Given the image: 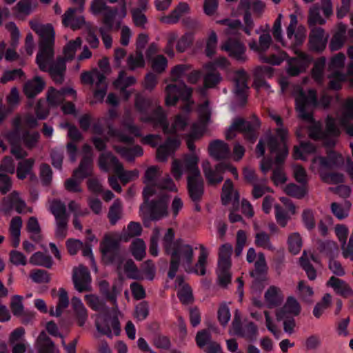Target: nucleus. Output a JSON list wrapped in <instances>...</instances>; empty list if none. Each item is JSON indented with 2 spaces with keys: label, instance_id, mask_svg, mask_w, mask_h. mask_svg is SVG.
Listing matches in <instances>:
<instances>
[{
  "label": "nucleus",
  "instance_id": "62",
  "mask_svg": "<svg viewBox=\"0 0 353 353\" xmlns=\"http://www.w3.org/2000/svg\"><path fill=\"white\" fill-rule=\"evenodd\" d=\"M34 160L33 159H26L19 163L17 169V177L20 179H25L31 172Z\"/></svg>",
  "mask_w": 353,
  "mask_h": 353
},
{
  "label": "nucleus",
  "instance_id": "56",
  "mask_svg": "<svg viewBox=\"0 0 353 353\" xmlns=\"http://www.w3.org/2000/svg\"><path fill=\"white\" fill-rule=\"evenodd\" d=\"M288 244L289 250L293 254H297L301 251L302 248V239L298 232H293L290 234L288 239Z\"/></svg>",
  "mask_w": 353,
  "mask_h": 353
},
{
  "label": "nucleus",
  "instance_id": "61",
  "mask_svg": "<svg viewBox=\"0 0 353 353\" xmlns=\"http://www.w3.org/2000/svg\"><path fill=\"white\" fill-rule=\"evenodd\" d=\"M191 70V65L188 64H179L173 67L170 71L171 81L176 82L187 74Z\"/></svg>",
  "mask_w": 353,
  "mask_h": 353
},
{
  "label": "nucleus",
  "instance_id": "25",
  "mask_svg": "<svg viewBox=\"0 0 353 353\" xmlns=\"http://www.w3.org/2000/svg\"><path fill=\"white\" fill-rule=\"evenodd\" d=\"M328 35L321 28L314 27L312 29L309 37V45L311 50L322 51L326 46Z\"/></svg>",
  "mask_w": 353,
  "mask_h": 353
},
{
  "label": "nucleus",
  "instance_id": "52",
  "mask_svg": "<svg viewBox=\"0 0 353 353\" xmlns=\"http://www.w3.org/2000/svg\"><path fill=\"white\" fill-rule=\"evenodd\" d=\"M316 150L315 146L310 143H301V146H294L293 150V157L295 159L306 160L305 154H310Z\"/></svg>",
  "mask_w": 353,
  "mask_h": 353
},
{
  "label": "nucleus",
  "instance_id": "16",
  "mask_svg": "<svg viewBox=\"0 0 353 353\" xmlns=\"http://www.w3.org/2000/svg\"><path fill=\"white\" fill-rule=\"evenodd\" d=\"M81 81L83 83L92 84L95 83L96 90L94 97L99 101H102L106 94L107 83L103 74L94 71L92 72H85L81 74Z\"/></svg>",
  "mask_w": 353,
  "mask_h": 353
},
{
  "label": "nucleus",
  "instance_id": "47",
  "mask_svg": "<svg viewBox=\"0 0 353 353\" xmlns=\"http://www.w3.org/2000/svg\"><path fill=\"white\" fill-rule=\"evenodd\" d=\"M114 149L128 161H133L135 157L143 154V149L139 145H136L132 148L115 146Z\"/></svg>",
  "mask_w": 353,
  "mask_h": 353
},
{
  "label": "nucleus",
  "instance_id": "35",
  "mask_svg": "<svg viewBox=\"0 0 353 353\" xmlns=\"http://www.w3.org/2000/svg\"><path fill=\"white\" fill-rule=\"evenodd\" d=\"M45 81L39 77H35L23 85V92L28 98H33L40 93L45 87Z\"/></svg>",
  "mask_w": 353,
  "mask_h": 353
},
{
  "label": "nucleus",
  "instance_id": "12",
  "mask_svg": "<svg viewBox=\"0 0 353 353\" xmlns=\"http://www.w3.org/2000/svg\"><path fill=\"white\" fill-rule=\"evenodd\" d=\"M165 103L168 105H174L176 101L181 99L183 101H189L192 89L188 87L183 82H176L168 84L165 88Z\"/></svg>",
  "mask_w": 353,
  "mask_h": 353
},
{
  "label": "nucleus",
  "instance_id": "32",
  "mask_svg": "<svg viewBox=\"0 0 353 353\" xmlns=\"http://www.w3.org/2000/svg\"><path fill=\"white\" fill-rule=\"evenodd\" d=\"M71 306L74 310L77 324L80 327L83 326L88 320V312L82 301L77 296H73L71 299Z\"/></svg>",
  "mask_w": 353,
  "mask_h": 353
},
{
  "label": "nucleus",
  "instance_id": "54",
  "mask_svg": "<svg viewBox=\"0 0 353 353\" xmlns=\"http://www.w3.org/2000/svg\"><path fill=\"white\" fill-rule=\"evenodd\" d=\"M117 169L115 174L123 184H126L132 180L137 179L139 176V172L137 170L125 171L122 164H117Z\"/></svg>",
  "mask_w": 353,
  "mask_h": 353
},
{
  "label": "nucleus",
  "instance_id": "38",
  "mask_svg": "<svg viewBox=\"0 0 353 353\" xmlns=\"http://www.w3.org/2000/svg\"><path fill=\"white\" fill-rule=\"evenodd\" d=\"M232 200H234V203L238 204L239 194L236 191L234 190L232 181L227 179L222 188L221 201L223 205H227Z\"/></svg>",
  "mask_w": 353,
  "mask_h": 353
},
{
  "label": "nucleus",
  "instance_id": "1",
  "mask_svg": "<svg viewBox=\"0 0 353 353\" xmlns=\"http://www.w3.org/2000/svg\"><path fill=\"white\" fill-rule=\"evenodd\" d=\"M293 94L299 117L310 123L308 126L309 136L314 140H323L325 145L327 148L333 147L340 131L336 125L335 120L330 117H327L326 119L325 131L322 130L321 124L319 122L314 121L312 111L318 105L316 91L309 90L307 92H305L300 87H296Z\"/></svg>",
  "mask_w": 353,
  "mask_h": 353
},
{
  "label": "nucleus",
  "instance_id": "34",
  "mask_svg": "<svg viewBox=\"0 0 353 353\" xmlns=\"http://www.w3.org/2000/svg\"><path fill=\"white\" fill-rule=\"evenodd\" d=\"M283 298L281 290L275 285H271L264 294L265 301L269 307L279 305L283 302Z\"/></svg>",
  "mask_w": 353,
  "mask_h": 353
},
{
  "label": "nucleus",
  "instance_id": "59",
  "mask_svg": "<svg viewBox=\"0 0 353 353\" xmlns=\"http://www.w3.org/2000/svg\"><path fill=\"white\" fill-rule=\"evenodd\" d=\"M284 191L288 195L297 199L303 198L307 192L305 185L299 186L294 183H290L286 185Z\"/></svg>",
  "mask_w": 353,
  "mask_h": 353
},
{
  "label": "nucleus",
  "instance_id": "6",
  "mask_svg": "<svg viewBox=\"0 0 353 353\" xmlns=\"http://www.w3.org/2000/svg\"><path fill=\"white\" fill-rule=\"evenodd\" d=\"M31 29L39 37V51L36 61L42 71L48 69L49 61L54 57L55 32L51 24H41L38 19L29 21Z\"/></svg>",
  "mask_w": 353,
  "mask_h": 353
},
{
  "label": "nucleus",
  "instance_id": "36",
  "mask_svg": "<svg viewBox=\"0 0 353 353\" xmlns=\"http://www.w3.org/2000/svg\"><path fill=\"white\" fill-rule=\"evenodd\" d=\"M327 285L332 288L337 294L344 297L347 298L353 296V290L352 288L341 279L335 276H331Z\"/></svg>",
  "mask_w": 353,
  "mask_h": 353
},
{
  "label": "nucleus",
  "instance_id": "50",
  "mask_svg": "<svg viewBox=\"0 0 353 353\" xmlns=\"http://www.w3.org/2000/svg\"><path fill=\"white\" fill-rule=\"evenodd\" d=\"M254 243L257 247L274 251L275 247L271 242L270 236L264 231H259L255 234Z\"/></svg>",
  "mask_w": 353,
  "mask_h": 353
},
{
  "label": "nucleus",
  "instance_id": "22",
  "mask_svg": "<svg viewBox=\"0 0 353 353\" xmlns=\"http://www.w3.org/2000/svg\"><path fill=\"white\" fill-rule=\"evenodd\" d=\"M83 152L85 154L79 166L74 171V176L80 179H83L92 174V148L89 145H84Z\"/></svg>",
  "mask_w": 353,
  "mask_h": 353
},
{
  "label": "nucleus",
  "instance_id": "3",
  "mask_svg": "<svg viewBox=\"0 0 353 353\" xmlns=\"http://www.w3.org/2000/svg\"><path fill=\"white\" fill-rule=\"evenodd\" d=\"M174 232L169 228L163 238V247L166 254L170 256V265L168 276L173 279L181 265L188 270L194 259V250L191 245L182 239L174 241Z\"/></svg>",
  "mask_w": 353,
  "mask_h": 353
},
{
  "label": "nucleus",
  "instance_id": "24",
  "mask_svg": "<svg viewBox=\"0 0 353 353\" xmlns=\"http://www.w3.org/2000/svg\"><path fill=\"white\" fill-rule=\"evenodd\" d=\"M247 81L248 75L244 70H241L235 72L234 76V92L241 101L242 105L246 101V92L248 90Z\"/></svg>",
  "mask_w": 353,
  "mask_h": 353
},
{
  "label": "nucleus",
  "instance_id": "39",
  "mask_svg": "<svg viewBox=\"0 0 353 353\" xmlns=\"http://www.w3.org/2000/svg\"><path fill=\"white\" fill-rule=\"evenodd\" d=\"M353 118V98L348 99L344 103L343 116L341 119L342 125L345 126L347 134L353 137V125H346V123Z\"/></svg>",
  "mask_w": 353,
  "mask_h": 353
},
{
  "label": "nucleus",
  "instance_id": "11",
  "mask_svg": "<svg viewBox=\"0 0 353 353\" xmlns=\"http://www.w3.org/2000/svg\"><path fill=\"white\" fill-rule=\"evenodd\" d=\"M90 10L94 14H103L102 23L108 30H118L120 27V22L114 26V19L118 12L117 8H112L107 6L105 0H92L90 5Z\"/></svg>",
  "mask_w": 353,
  "mask_h": 353
},
{
  "label": "nucleus",
  "instance_id": "18",
  "mask_svg": "<svg viewBox=\"0 0 353 353\" xmlns=\"http://www.w3.org/2000/svg\"><path fill=\"white\" fill-rule=\"evenodd\" d=\"M72 281L79 292L91 291V276L87 268L80 265L73 269Z\"/></svg>",
  "mask_w": 353,
  "mask_h": 353
},
{
  "label": "nucleus",
  "instance_id": "23",
  "mask_svg": "<svg viewBox=\"0 0 353 353\" xmlns=\"http://www.w3.org/2000/svg\"><path fill=\"white\" fill-rule=\"evenodd\" d=\"M96 327L97 330L101 334L106 335L109 338H112V328L115 335L120 334V323L117 317L108 318L107 316L98 319L96 322Z\"/></svg>",
  "mask_w": 353,
  "mask_h": 353
},
{
  "label": "nucleus",
  "instance_id": "17",
  "mask_svg": "<svg viewBox=\"0 0 353 353\" xmlns=\"http://www.w3.org/2000/svg\"><path fill=\"white\" fill-rule=\"evenodd\" d=\"M21 123L20 118L15 117L12 120L13 130L6 134V139L11 145V153L18 159H23L28 155L27 152L19 145L21 142Z\"/></svg>",
  "mask_w": 353,
  "mask_h": 353
},
{
  "label": "nucleus",
  "instance_id": "42",
  "mask_svg": "<svg viewBox=\"0 0 353 353\" xmlns=\"http://www.w3.org/2000/svg\"><path fill=\"white\" fill-rule=\"evenodd\" d=\"M22 227V219L20 216H14L11 219L10 224V234L12 240V245L17 248L20 243L21 229Z\"/></svg>",
  "mask_w": 353,
  "mask_h": 353
},
{
  "label": "nucleus",
  "instance_id": "60",
  "mask_svg": "<svg viewBox=\"0 0 353 353\" xmlns=\"http://www.w3.org/2000/svg\"><path fill=\"white\" fill-rule=\"evenodd\" d=\"M81 45V39L77 37L74 41H69L63 48L64 60H71L74 57L77 50Z\"/></svg>",
  "mask_w": 353,
  "mask_h": 353
},
{
  "label": "nucleus",
  "instance_id": "64",
  "mask_svg": "<svg viewBox=\"0 0 353 353\" xmlns=\"http://www.w3.org/2000/svg\"><path fill=\"white\" fill-rule=\"evenodd\" d=\"M136 83V79L132 77H125V72L121 70L118 78L114 81V85L117 88H126Z\"/></svg>",
  "mask_w": 353,
  "mask_h": 353
},
{
  "label": "nucleus",
  "instance_id": "7",
  "mask_svg": "<svg viewBox=\"0 0 353 353\" xmlns=\"http://www.w3.org/2000/svg\"><path fill=\"white\" fill-rule=\"evenodd\" d=\"M144 201L140 206V216L144 221H158L168 214V197L165 194H156L152 188L143 191Z\"/></svg>",
  "mask_w": 353,
  "mask_h": 353
},
{
  "label": "nucleus",
  "instance_id": "33",
  "mask_svg": "<svg viewBox=\"0 0 353 353\" xmlns=\"http://www.w3.org/2000/svg\"><path fill=\"white\" fill-rule=\"evenodd\" d=\"M36 347L38 353H60L59 349L43 331L39 334L36 341Z\"/></svg>",
  "mask_w": 353,
  "mask_h": 353
},
{
  "label": "nucleus",
  "instance_id": "31",
  "mask_svg": "<svg viewBox=\"0 0 353 353\" xmlns=\"http://www.w3.org/2000/svg\"><path fill=\"white\" fill-rule=\"evenodd\" d=\"M190 11L189 5L187 3L181 2L168 15L161 17L160 21L166 24L176 23L180 18Z\"/></svg>",
  "mask_w": 353,
  "mask_h": 353
},
{
  "label": "nucleus",
  "instance_id": "44",
  "mask_svg": "<svg viewBox=\"0 0 353 353\" xmlns=\"http://www.w3.org/2000/svg\"><path fill=\"white\" fill-rule=\"evenodd\" d=\"M161 173L157 166H151L147 169L144 176V183L146 184L145 188H152V192H156V188L158 185L156 181Z\"/></svg>",
  "mask_w": 353,
  "mask_h": 353
},
{
  "label": "nucleus",
  "instance_id": "55",
  "mask_svg": "<svg viewBox=\"0 0 353 353\" xmlns=\"http://www.w3.org/2000/svg\"><path fill=\"white\" fill-rule=\"evenodd\" d=\"M122 214V203L119 199L114 200L110 206L108 216L112 225L116 223L121 218Z\"/></svg>",
  "mask_w": 353,
  "mask_h": 353
},
{
  "label": "nucleus",
  "instance_id": "15",
  "mask_svg": "<svg viewBox=\"0 0 353 353\" xmlns=\"http://www.w3.org/2000/svg\"><path fill=\"white\" fill-rule=\"evenodd\" d=\"M12 209H14L19 214L31 213L32 212V209L26 205L24 200L17 192H12L3 200L0 212L6 214H10Z\"/></svg>",
  "mask_w": 353,
  "mask_h": 353
},
{
  "label": "nucleus",
  "instance_id": "41",
  "mask_svg": "<svg viewBox=\"0 0 353 353\" xmlns=\"http://www.w3.org/2000/svg\"><path fill=\"white\" fill-rule=\"evenodd\" d=\"M121 164L119 161L111 153H102L99 159V166L104 172H109L113 170L114 173L117 172V164Z\"/></svg>",
  "mask_w": 353,
  "mask_h": 353
},
{
  "label": "nucleus",
  "instance_id": "57",
  "mask_svg": "<svg viewBox=\"0 0 353 353\" xmlns=\"http://www.w3.org/2000/svg\"><path fill=\"white\" fill-rule=\"evenodd\" d=\"M345 56L343 53L334 55L329 63L330 72H342L345 65Z\"/></svg>",
  "mask_w": 353,
  "mask_h": 353
},
{
  "label": "nucleus",
  "instance_id": "8",
  "mask_svg": "<svg viewBox=\"0 0 353 353\" xmlns=\"http://www.w3.org/2000/svg\"><path fill=\"white\" fill-rule=\"evenodd\" d=\"M121 238L116 234H105L100 243L102 259L106 263H116L121 268L123 252L121 249Z\"/></svg>",
  "mask_w": 353,
  "mask_h": 353
},
{
  "label": "nucleus",
  "instance_id": "4",
  "mask_svg": "<svg viewBox=\"0 0 353 353\" xmlns=\"http://www.w3.org/2000/svg\"><path fill=\"white\" fill-rule=\"evenodd\" d=\"M269 115L279 126L276 129V137L268 135L264 139H261L256 145V153L259 157L263 156L265 145H267L270 152L272 154H275V162L280 164L285 161L288 154L287 147L288 131L286 128H283V121L279 115L274 113H270Z\"/></svg>",
  "mask_w": 353,
  "mask_h": 353
},
{
  "label": "nucleus",
  "instance_id": "53",
  "mask_svg": "<svg viewBox=\"0 0 353 353\" xmlns=\"http://www.w3.org/2000/svg\"><path fill=\"white\" fill-rule=\"evenodd\" d=\"M146 245L141 239H136L130 245L132 254L137 261H141L145 256Z\"/></svg>",
  "mask_w": 353,
  "mask_h": 353
},
{
  "label": "nucleus",
  "instance_id": "19",
  "mask_svg": "<svg viewBox=\"0 0 353 353\" xmlns=\"http://www.w3.org/2000/svg\"><path fill=\"white\" fill-rule=\"evenodd\" d=\"M229 165L227 163H221L217 164L214 169H212L210 163L208 161H204L202 163V168L208 182L210 185H217L223 179V174L226 171Z\"/></svg>",
  "mask_w": 353,
  "mask_h": 353
},
{
  "label": "nucleus",
  "instance_id": "40",
  "mask_svg": "<svg viewBox=\"0 0 353 353\" xmlns=\"http://www.w3.org/2000/svg\"><path fill=\"white\" fill-rule=\"evenodd\" d=\"M151 105L150 99L144 98L141 94H137L135 97L134 105L137 110L141 114L140 119L142 120V117L145 118H157L158 116L155 114V112L159 108H157L150 116L146 115V112Z\"/></svg>",
  "mask_w": 353,
  "mask_h": 353
},
{
  "label": "nucleus",
  "instance_id": "29",
  "mask_svg": "<svg viewBox=\"0 0 353 353\" xmlns=\"http://www.w3.org/2000/svg\"><path fill=\"white\" fill-rule=\"evenodd\" d=\"M347 40V26L343 23H339L336 32L331 39L329 48L332 51L339 50L345 45Z\"/></svg>",
  "mask_w": 353,
  "mask_h": 353
},
{
  "label": "nucleus",
  "instance_id": "26",
  "mask_svg": "<svg viewBox=\"0 0 353 353\" xmlns=\"http://www.w3.org/2000/svg\"><path fill=\"white\" fill-rule=\"evenodd\" d=\"M210 155L216 160L225 159L230 156L229 145L223 141H212L208 147Z\"/></svg>",
  "mask_w": 353,
  "mask_h": 353
},
{
  "label": "nucleus",
  "instance_id": "9",
  "mask_svg": "<svg viewBox=\"0 0 353 353\" xmlns=\"http://www.w3.org/2000/svg\"><path fill=\"white\" fill-rule=\"evenodd\" d=\"M158 116L157 118H145L142 117L143 122H150L155 126H160L165 134H174L183 130L188 124V118L186 114L177 115L171 127H169L166 123V116L161 108H159L155 112Z\"/></svg>",
  "mask_w": 353,
  "mask_h": 353
},
{
  "label": "nucleus",
  "instance_id": "45",
  "mask_svg": "<svg viewBox=\"0 0 353 353\" xmlns=\"http://www.w3.org/2000/svg\"><path fill=\"white\" fill-rule=\"evenodd\" d=\"M69 305V299L68 292L63 288L59 290V300L55 310L51 308L50 310V314L51 316H59L64 309H65Z\"/></svg>",
  "mask_w": 353,
  "mask_h": 353
},
{
  "label": "nucleus",
  "instance_id": "27",
  "mask_svg": "<svg viewBox=\"0 0 353 353\" xmlns=\"http://www.w3.org/2000/svg\"><path fill=\"white\" fill-rule=\"evenodd\" d=\"M180 141L176 138H168L165 143L157 150V159L159 161H165L179 146Z\"/></svg>",
  "mask_w": 353,
  "mask_h": 353
},
{
  "label": "nucleus",
  "instance_id": "14",
  "mask_svg": "<svg viewBox=\"0 0 353 353\" xmlns=\"http://www.w3.org/2000/svg\"><path fill=\"white\" fill-rule=\"evenodd\" d=\"M327 154V157L316 156L312 159L310 169L313 172L332 169L343 165L344 159L341 154L332 150L328 151Z\"/></svg>",
  "mask_w": 353,
  "mask_h": 353
},
{
  "label": "nucleus",
  "instance_id": "46",
  "mask_svg": "<svg viewBox=\"0 0 353 353\" xmlns=\"http://www.w3.org/2000/svg\"><path fill=\"white\" fill-rule=\"evenodd\" d=\"M126 65L128 69L131 71L144 68L145 60L142 52L137 50L134 54H130L127 58Z\"/></svg>",
  "mask_w": 353,
  "mask_h": 353
},
{
  "label": "nucleus",
  "instance_id": "21",
  "mask_svg": "<svg viewBox=\"0 0 353 353\" xmlns=\"http://www.w3.org/2000/svg\"><path fill=\"white\" fill-rule=\"evenodd\" d=\"M221 49L228 53L229 56L233 57L240 62H245L247 60L245 55V46L236 39L229 38L221 46Z\"/></svg>",
  "mask_w": 353,
  "mask_h": 353
},
{
  "label": "nucleus",
  "instance_id": "10",
  "mask_svg": "<svg viewBox=\"0 0 353 353\" xmlns=\"http://www.w3.org/2000/svg\"><path fill=\"white\" fill-rule=\"evenodd\" d=\"M272 39L271 35L268 30H264L261 34L259 39V43L255 40H252L249 43L250 48L254 51L259 52V59L263 63H271L272 65H279L287 57L285 53H283V57H278L274 54H272L270 57H267L263 54V53L267 51L271 43Z\"/></svg>",
  "mask_w": 353,
  "mask_h": 353
},
{
  "label": "nucleus",
  "instance_id": "58",
  "mask_svg": "<svg viewBox=\"0 0 353 353\" xmlns=\"http://www.w3.org/2000/svg\"><path fill=\"white\" fill-rule=\"evenodd\" d=\"M325 65V59L324 57L317 59L314 63L312 70V76L318 83H321L323 81Z\"/></svg>",
  "mask_w": 353,
  "mask_h": 353
},
{
  "label": "nucleus",
  "instance_id": "20",
  "mask_svg": "<svg viewBox=\"0 0 353 353\" xmlns=\"http://www.w3.org/2000/svg\"><path fill=\"white\" fill-rule=\"evenodd\" d=\"M235 131H239L244 134L246 139L250 141H255L256 134L254 128L250 122L242 119H236L226 133V139H232L235 137Z\"/></svg>",
  "mask_w": 353,
  "mask_h": 353
},
{
  "label": "nucleus",
  "instance_id": "51",
  "mask_svg": "<svg viewBox=\"0 0 353 353\" xmlns=\"http://www.w3.org/2000/svg\"><path fill=\"white\" fill-rule=\"evenodd\" d=\"M29 261L33 265L43 266L47 268H50L52 265V258L41 252L33 254L30 256Z\"/></svg>",
  "mask_w": 353,
  "mask_h": 353
},
{
  "label": "nucleus",
  "instance_id": "37",
  "mask_svg": "<svg viewBox=\"0 0 353 353\" xmlns=\"http://www.w3.org/2000/svg\"><path fill=\"white\" fill-rule=\"evenodd\" d=\"M200 253L198 256V260L195 266L193 268L192 265L188 270V272H194L199 275H205L206 273L207 258L208 256V252L203 245H199Z\"/></svg>",
  "mask_w": 353,
  "mask_h": 353
},
{
  "label": "nucleus",
  "instance_id": "48",
  "mask_svg": "<svg viewBox=\"0 0 353 353\" xmlns=\"http://www.w3.org/2000/svg\"><path fill=\"white\" fill-rule=\"evenodd\" d=\"M232 246L229 243L222 245L219 248L218 265L231 266V254Z\"/></svg>",
  "mask_w": 353,
  "mask_h": 353
},
{
  "label": "nucleus",
  "instance_id": "49",
  "mask_svg": "<svg viewBox=\"0 0 353 353\" xmlns=\"http://www.w3.org/2000/svg\"><path fill=\"white\" fill-rule=\"evenodd\" d=\"M50 210L54 216L55 221L69 219V216L66 212L65 205L60 201H52L50 205Z\"/></svg>",
  "mask_w": 353,
  "mask_h": 353
},
{
  "label": "nucleus",
  "instance_id": "13",
  "mask_svg": "<svg viewBox=\"0 0 353 353\" xmlns=\"http://www.w3.org/2000/svg\"><path fill=\"white\" fill-rule=\"evenodd\" d=\"M77 5L75 8H70L63 15L62 23L65 26L70 27L72 30L81 28L85 21L83 15L84 1L72 0Z\"/></svg>",
  "mask_w": 353,
  "mask_h": 353
},
{
  "label": "nucleus",
  "instance_id": "28",
  "mask_svg": "<svg viewBox=\"0 0 353 353\" xmlns=\"http://www.w3.org/2000/svg\"><path fill=\"white\" fill-rule=\"evenodd\" d=\"M52 59H51L48 65V69L46 71H48L50 77L56 83L61 84L63 81L64 73L65 71V63L63 58H58L51 65Z\"/></svg>",
  "mask_w": 353,
  "mask_h": 353
},
{
  "label": "nucleus",
  "instance_id": "30",
  "mask_svg": "<svg viewBox=\"0 0 353 353\" xmlns=\"http://www.w3.org/2000/svg\"><path fill=\"white\" fill-rule=\"evenodd\" d=\"M301 312V306L294 297H288L282 308L276 312L277 320L280 321L287 317V315L297 316Z\"/></svg>",
  "mask_w": 353,
  "mask_h": 353
},
{
  "label": "nucleus",
  "instance_id": "5",
  "mask_svg": "<svg viewBox=\"0 0 353 353\" xmlns=\"http://www.w3.org/2000/svg\"><path fill=\"white\" fill-rule=\"evenodd\" d=\"M290 18V23L287 28L286 33L288 39H294V41H292L293 46L292 49L296 57L289 59L288 73L291 76H296L306 69L310 63L312 58L297 48L298 46L303 43L305 39V30L299 28L297 32L295 33L298 23L296 15L292 14Z\"/></svg>",
  "mask_w": 353,
  "mask_h": 353
},
{
  "label": "nucleus",
  "instance_id": "2",
  "mask_svg": "<svg viewBox=\"0 0 353 353\" xmlns=\"http://www.w3.org/2000/svg\"><path fill=\"white\" fill-rule=\"evenodd\" d=\"M199 158L195 154L186 155L183 161L174 159L171 172L176 180H179L183 170L188 174V190L194 202H199L204 192V182L198 167Z\"/></svg>",
  "mask_w": 353,
  "mask_h": 353
},
{
  "label": "nucleus",
  "instance_id": "43",
  "mask_svg": "<svg viewBox=\"0 0 353 353\" xmlns=\"http://www.w3.org/2000/svg\"><path fill=\"white\" fill-rule=\"evenodd\" d=\"M310 259L315 261L313 254L303 251L300 258V264L302 268L306 272L308 279L311 281L314 280L316 277V272L312 265L310 263Z\"/></svg>",
  "mask_w": 353,
  "mask_h": 353
},
{
  "label": "nucleus",
  "instance_id": "63",
  "mask_svg": "<svg viewBox=\"0 0 353 353\" xmlns=\"http://www.w3.org/2000/svg\"><path fill=\"white\" fill-rule=\"evenodd\" d=\"M123 269L128 278L136 280L143 279L141 272L139 270L132 260H127L124 263Z\"/></svg>",
  "mask_w": 353,
  "mask_h": 353
}]
</instances>
